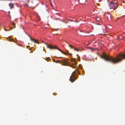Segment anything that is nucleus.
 I'll return each instance as SVG.
<instances>
[{
	"label": "nucleus",
	"mask_w": 125,
	"mask_h": 125,
	"mask_svg": "<svg viewBox=\"0 0 125 125\" xmlns=\"http://www.w3.org/2000/svg\"><path fill=\"white\" fill-rule=\"evenodd\" d=\"M68 46L69 47H71L73 49V50L75 51H76L78 52L79 51V50L78 49L74 48L73 46L70 45L69 44H68Z\"/></svg>",
	"instance_id": "423d86ee"
},
{
	"label": "nucleus",
	"mask_w": 125,
	"mask_h": 125,
	"mask_svg": "<svg viewBox=\"0 0 125 125\" xmlns=\"http://www.w3.org/2000/svg\"><path fill=\"white\" fill-rule=\"evenodd\" d=\"M30 40L31 41H32L33 42H34L35 43H37L38 42L36 40H35L34 39H33L31 38V37H30Z\"/></svg>",
	"instance_id": "1a4fd4ad"
},
{
	"label": "nucleus",
	"mask_w": 125,
	"mask_h": 125,
	"mask_svg": "<svg viewBox=\"0 0 125 125\" xmlns=\"http://www.w3.org/2000/svg\"><path fill=\"white\" fill-rule=\"evenodd\" d=\"M71 60L73 61L74 62L75 65L77 64V62L76 61V59L75 58H72L71 59Z\"/></svg>",
	"instance_id": "9b49d317"
},
{
	"label": "nucleus",
	"mask_w": 125,
	"mask_h": 125,
	"mask_svg": "<svg viewBox=\"0 0 125 125\" xmlns=\"http://www.w3.org/2000/svg\"><path fill=\"white\" fill-rule=\"evenodd\" d=\"M75 72L74 71L72 73V75L70 77V80L72 82L74 81L76 79V78L75 76Z\"/></svg>",
	"instance_id": "20e7f679"
},
{
	"label": "nucleus",
	"mask_w": 125,
	"mask_h": 125,
	"mask_svg": "<svg viewBox=\"0 0 125 125\" xmlns=\"http://www.w3.org/2000/svg\"><path fill=\"white\" fill-rule=\"evenodd\" d=\"M13 28H12V27H11V28H10V30H12Z\"/></svg>",
	"instance_id": "6ab92c4d"
},
{
	"label": "nucleus",
	"mask_w": 125,
	"mask_h": 125,
	"mask_svg": "<svg viewBox=\"0 0 125 125\" xmlns=\"http://www.w3.org/2000/svg\"><path fill=\"white\" fill-rule=\"evenodd\" d=\"M70 20L71 21H73V20Z\"/></svg>",
	"instance_id": "412c9836"
},
{
	"label": "nucleus",
	"mask_w": 125,
	"mask_h": 125,
	"mask_svg": "<svg viewBox=\"0 0 125 125\" xmlns=\"http://www.w3.org/2000/svg\"><path fill=\"white\" fill-rule=\"evenodd\" d=\"M53 61L54 62H55V60H53Z\"/></svg>",
	"instance_id": "5701e85b"
},
{
	"label": "nucleus",
	"mask_w": 125,
	"mask_h": 125,
	"mask_svg": "<svg viewBox=\"0 0 125 125\" xmlns=\"http://www.w3.org/2000/svg\"><path fill=\"white\" fill-rule=\"evenodd\" d=\"M34 3L33 4V5H35V1H34Z\"/></svg>",
	"instance_id": "aec40b11"
},
{
	"label": "nucleus",
	"mask_w": 125,
	"mask_h": 125,
	"mask_svg": "<svg viewBox=\"0 0 125 125\" xmlns=\"http://www.w3.org/2000/svg\"><path fill=\"white\" fill-rule=\"evenodd\" d=\"M100 57L105 60L110 61L113 63H117L120 62L122 59H125V54H119L115 58H114L112 56H110L107 55L105 53H103L100 56Z\"/></svg>",
	"instance_id": "f257e3e1"
},
{
	"label": "nucleus",
	"mask_w": 125,
	"mask_h": 125,
	"mask_svg": "<svg viewBox=\"0 0 125 125\" xmlns=\"http://www.w3.org/2000/svg\"><path fill=\"white\" fill-rule=\"evenodd\" d=\"M8 12L10 13V11H9Z\"/></svg>",
	"instance_id": "473e14b6"
},
{
	"label": "nucleus",
	"mask_w": 125,
	"mask_h": 125,
	"mask_svg": "<svg viewBox=\"0 0 125 125\" xmlns=\"http://www.w3.org/2000/svg\"><path fill=\"white\" fill-rule=\"evenodd\" d=\"M5 30L6 31H8L9 30H6V29H5Z\"/></svg>",
	"instance_id": "4be33fe9"
},
{
	"label": "nucleus",
	"mask_w": 125,
	"mask_h": 125,
	"mask_svg": "<svg viewBox=\"0 0 125 125\" xmlns=\"http://www.w3.org/2000/svg\"><path fill=\"white\" fill-rule=\"evenodd\" d=\"M26 1H27L28 2H29V0H27Z\"/></svg>",
	"instance_id": "cd10ccee"
},
{
	"label": "nucleus",
	"mask_w": 125,
	"mask_h": 125,
	"mask_svg": "<svg viewBox=\"0 0 125 125\" xmlns=\"http://www.w3.org/2000/svg\"><path fill=\"white\" fill-rule=\"evenodd\" d=\"M56 63H62L63 65H67V63L66 62V60L65 59L62 60L61 61H60L59 60H57L55 62Z\"/></svg>",
	"instance_id": "39448f33"
},
{
	"label": "nucleus",
	"mask_w": 125,
	"mask_h": 125,
	"mask_svg": "<svg viewBox=\"0 0 125 125\" xmlns=\"http://www.w3.org/2000/svg\"><path fill=\"white\" fill-rule=\"evenodd\" d=\"M7 39L9 41H10V42H14L13 41V39H12L10 37L7 38Z\"/></svg>",
	"instance_id": "9d476101"
},
{
	"label": "nucleus",
	"mask_w": 125,
	"mask_h": 125,
	"mask_svg": "<svg viewBox=\"0 0 125 125\" xmlns=\"http://www.w3.org/2000/svg\"><path fill=\"white\" fill-rule=\"evenodd\" d=\"M12 24L13 26H14V27L13 28H15V27H16V25H15V24L14 23H12Z\"/></svg>",
	"instance_id": "ddd939ff"
},
{
	"label": "nucleus",
	"mask_w": 125,
	"mask_h": 125,
	"mask_svg": "<svg viewBox=\"0 0 125 125\" xmlns=\"http://www.w3.org/2000/svg\"><path fill=\"white\" fill-rule=\"evenodd\" d=\"M51 5L52 6V4L51 3Z\"/></svg>",
	"instance_id": "7c9ffc66"
},
{
	"label": "nucleus",
	"mask_w": 125,
	"mask_h": 125,
	"mask_svg": "<svg viewBox=\"0 0 125 125\" xmlns=\"http://www.w3.org/2000/svg\"><path fill=\"white\" fill-rule=\"evenodd\" d=\"M63 22H64V20H63Z\"/></svg>",
	"instance_id": "72a5a7b5"
},
{
	"label": "nucleus",
	"mask_w": 125,
	"mask_h": 125,
	"mask_svg": "<svg viewBox=\"0 0 125 125\" xmlns=\"http://www.w3.org/2000/svg\"><path fill=\"white\" fill-rule=\"evenodd\" d=\"M79 2L81 4H83L85 3L86 0H79Z\"/></svg>",
	"instance_id": "0eeeda50"
},
{
	"label": "nucleus",
	"mask_w": 125,
	"mask_h": 125,
	"mask_svg": "<svg viewBox=\"0 0 125 125\" xmlns=\"http://www.w3.org/2000/svg\"><path fill=\"white\" fill-rule=\"evenodd\" d=\"M69 66L73 68H75L76 67V66L74 64L69 65Z\"/></svg>",
	"instance_id": "f8f14e48"
},
{
	"label": "nucleus",
	"mask_w": 125,
	"mask_h": 125,
	"mask_svg": "<svg viewBox=\"0 0 125 125\" xmlns=\"http://www.w3.org/2000/svg\"><path fill=\"white\" fill-rule=\"evenodd\" d=\"M80 57L78 56L77 57V60L78 61H80Z\"/></svg>",
	"instance_id": "2eb2a0df"
},
{
	"label": "nucleus",
	"mask_w": 125,
	"mask_h": 125,
	"mask_svg": "<svg viewBox=\"0 0 125 125\" xmlns=\"http://www.w3.org/2000/svg\"><path fill=\"white\" fill-rule=\"evenodd\" d=\"M75 22H78L79 21H78L77 20H76L75 21Z\"/></svg>",
	"instance_id": "a211bd4d"
},
{
	"label": "nucleus",
	"mask_w": 125,
	"mask_h": 125,
	"mask_svg": "<svg viewBox=\"0 0 125 125\" xmlns=\"http://www.w3.org/2000/svg\"><path fill=\"white\" fill-rule=\"evenodd\" d=\"M111 3L109 5V7L110 9H116L118 6V4L116 3Z\"/></svg>",
	"instance_id": "7ed1b4c3"
},
{
	"label": "nucleus",
	"mask_w": 125,
	"mask_h": 125,
	"mask_svg": "<svg viewBox=\"0 0 125 125\" xmlns=\"http://www.w3.org/2000/svg\"><path fill=\"white\" fill-rule=\"evenodd\" d=\"M55 58H62V57H55Z\"/></svg>",
	"instance_id": "f3484780"
},
{
	"label": "nucleus",
	"mask_w": 125,
	"mask_h": 125,
	"mask_svg": "<svg viewBox=\"0 0 125 125\" xmlns=\"http://www.w3.org/2000/svg\"><path fill=\"white\" fill-rule=\"evenodd\" d=\"M38 4H37V3L36 4V5H37Z\"/></svg>",
	"instance_id": "2f4dec72"
},
{
	"label": "nucleus",
	"mask_w": 125,
	"mask_h": 125,
	"mask_svg": "<svg viewBox=\"0 0 125 125\" xmlns=\"http://www.w3.org/2000/svg\"><path fill=\"white\" fill-rule=\"evenodd\" d=\"M97 5H98H98H99V4H98V3H97Z\"/></svg>",
	"instance_id": "bb28decb"
},
{
	"label": "nucleus",
	"mask_w": 125,
	"mask_h": 125,
	"mask_svg": "<svg viewBox=\"0 0 125 125\" xmlns=\"http://www.w3.org/2000/svg\"><path fill=\"white\" fill-rule=\"evenodd\" d=\"M45 44L46 45L47 47L49 48V49H57L58 50H59L62 53L64 54L65 55H66L68 54V52L67 53H65L64 52L62 51L59 48H58L56 47H54L53 46L51 45H48L46 43H45Z\"/></svg>",
	"instance_id": "f03ea898"
},
{
	"label": "nucleus",
	"mask_w": 125,
	"mask_h": 125,
	"mask_svg": "<svg viewBox=\"0 0 125 125\" xmlns=\"http://www.w3.org/2000/svg\"><path fill=\"white\" fill-rule=\"evenodd\" d=\"M55 20H60V19L59 18H57L56 16H55Z\"/></svg>",
	"instance_id": "4468645a"
},
{
	"label": "nucleus",
	"mask_w": 125,
	"mask_h": 125,
	"mask_svg": "<svg viewBox=\"0 0 125 125\" xmlns=\"http://www.w3.org/2000/svg\"><path fill=\"white\" fill-rule=\"evenodd\" d=\"M47 61H48L49 60H50L49 58V57L47 58L46 59H45Z\"/></svg>",
	"instance_id": "dca6fc26"
},
{
	"label": "nucleus",
	"mask_w": 125,
	"mask_h": 125,
	"mask_svg": "<svg viewBox=\"0 0 125 125\" xmlns=\"http://www.w3.org/2000/svg\"><path fill=\"white\" fill-rule=\"evenodd\" d=\"M90 49H91L92 50V51H93L92 49V48H90Z\"/></svg>",
	"instance_id": "393cba45"
},
{
	"label": "nucleus",
	"mask_w": 125,
	"mask_h": 125,
	"mask_svg": "<svg viewBox=\"0 0 125 125\" xmlns=\"http://www.w3.org/2000/svg\"><path fill=\"white\" fill-rule=\"evenodd\" d=\"M32 3H33V1H32Z\"/></svg>",
	"instance_id": "f704fd0d"
},
{
	"label": "nucleus",
	"mask_w": 125,
	"mask_h": 125,
	"mask_svg": "<svg viewBox=\"0 0 125 125\" xmlns=\"http://www.w3.org/2000/svg\"><path fill=\"white\" fill-rule=\"evenodd\" d=\"M55 14H57L58 15H59V14L58 13H56Z\"/></svg>",
	"instance_id": "b1692460"
},
{
	"label": "nucleus",
	"mask_w": 125,
	"mask_h": 125,
	"mask_svg": "<svg viewBox=\"0 0 125 125\" xmlns=\"http://www.w3.org/2000/svg\"><path fill=\"white\" fill-rule=\"evenodd\" d=\"M66 42V43H67V44H68V45L69 44H68V43L67 42Z\"/></svg>",
	"instance_id": "a878e982"
},
{
	"label": "nucleus",
	"mask_w": 125,
	"mask_h": 125,
	"mask_svg": "<svg viewBox=\"0 0 125 125\" xmlns=\"http://www.w3.org/2000/svg\"><path fill=\"white\" fill-rule=\"evenodd\" d=\"M76 56H78V54H77L76 55Z\"/></svg>",
	"instance_id": "c85d7f7f"
},
{
	"label": "nucleus",
	"mask_w": 125,
	"mask_h": 125,
	"mask_svg": "<svg viewBox=\"0 0 125 125\" xmlns=\"http://www.w3.org/2000/svg\"><path fill=\"white\" fill-rule=\"evenodd\" d=\"M77 71L78 72V73H79V72L78 71V70H77Z\"/></svg>",
	"instance_id": "c756f323"
},
{
	"label": "nucleus",
	"mask_w": 125,
	"mask_h": 125,
	"mask_svg": "<svg viewBox=\"0 0 125 125\" xmlns=\"http://www.w3.org/2000/svg\"><path fill=\"white\" fill-rule=\"evenodd\" d=\"M9 6L10 7V9H12L14 8V4L11 3H10L9 4Z\"/></svg>",
	"instance_id": "6e6552de"
}]
</instances>
